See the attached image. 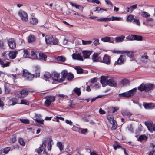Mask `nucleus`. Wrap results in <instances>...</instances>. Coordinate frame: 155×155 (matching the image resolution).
Segmentation results:
<instances>
[{"instance_id":"obj_64","label":"nucleus","mask_w":155,"mask_h":155,"mask_svg":"<svg viewBox=\"0 0 155 155\" xmlns=\"http://www.w3.org/2000/svg\"><path fill=\"white\" fill-rule=\"evenodd\" d=\"M105 2L107 5L111 6V7H113V4L109 0H105Z\"/></svg>"},{"instance_id":"obj_45","label":"nucleus","mask_w":155,"mask_h":155,"mask_svg":"<svg viewBox=\"0 0 155 155\" xmlns=\"http://www.w3.org/2000/svg\"><path fill=\"white\" fill-rule=\"evenodd\" d=\"M57 146L59 149L60 151L62 150L63 145L61 142H58L57 143Z\"/></svg>"},{"instance_id":"obj_44","label":"nucleus","mask_w":155,"mask_h":155,"mask_svg":"<svg viewBox=\"0 0 155 155\" xmlns=\"http://www.w3.org/2000/svg\"><path fill=\"white\" fill-rule=\"evenodd\" d=\"M34 120L37 123H38L41 124H44V120L41 118H37L35 119Z\"/></svg>"},{"instance_id":"obj_23","label":"nucleus","mask_w":155,"mask_h":155,"mask_svg":"<svg viewBox=\"0 0 155 155\" xmlns=\"http://www.w3.org/2000/svg\"><path fill=\"white\" fill-rule=\"evenodd\" d=\"M125 38V36L121 35L120 36L116 37L115 38V41L116 43H118L123 42Z\"/></svg>"},{"instance_id":"obj_6","label":"nucleus","mask_w":155,"mask_h":155,"mask_svg":"<svg viewBox=\"0 0 155 155\" xmlns=\"http://www.w3.org/2000/svg\"><path fill=\"white\" fill-rule=\"evenodd\" d=\"M18 15L22 21L25 22L28 21V14L25 12L23 10H20L18 12Z\"/></svg>"},{"instance_id":"obj_22","label":"nucleus","mask_w":155,"mask_h":155,"mask_svg":"<svg viewBox=\"0 0 155 155\" xmlns=\"http://www.w3.org/2000/svg\"><path fill=\"white\" fill-rule=\"evenodd\" d=\"M109 123L110 124V127L111 130H115L117 128V124L115 120L112 121V122Z\"/></svg>"},{"instance_id":"obj_52","label":"nucleus","mask_w":155,"mask_h":155,"mask_svg":"<svg viewBox=\"0 0 155 155\" xmlns=\"http://www.w3.org/2000/svg\"><path fill=\"white\" fill-rule=\"evenodd\" d=\"M20 121L21 122L27 124H29L30 123L29 120L28 119H20Z\"/></svg>"},{"instance_id":"obj_5","label":"nucleus","mask_w":155,"mask_h":155,"mask_svg":"<svg viewBox=\"0 0 155 155\" xmlns=\"http://www.w3.org/2000/svg\"><path fill=\"white\" fill-rule=\"evenodd\" d=\"M12 105H14L17 104H25L26 105H28L29 104V101L23 99L21 100L20 102L17 99V98L15 99H13L12 100Z\"/></svg>"},{"instance_id":"obj_62","label":"nucleus","mask_w":155,"mask_h":155,"mask_svg":"<svg viewBox=\"0 0 155 155\" xmlns=\"http://www.w3.org/2000/svg\"><path fill=\"white\" fill-rule=\"evenodd\" d=\"M51 142L50 141L48 143V150H50L51 149Z\"/></svg>"},{"instance_id":"obj_57","label":"nucleus","mask_w":155,"mask_h":155,"mask_svg":"<svg viewBox=\"0 0 155 155\" xmlns=\"http://www.w3.org/2000/svg\"><path fill=\"white\" fill-rule=\"evenodd\" d=\"M91 41H84L82 40V42L83 45H86L91 44L92 43Z\"/></svg>"},{"instance_id":"obj_8","label":"nucleus","mask_w":155,"mask_h":155,"mask_svg":"<svg viewBox=\"0 0 155 155\" xmlns=\"http://www.w3.org/2000/svg\"><path fill=\"white\" fill-rule=\"evenodd\" d=\"M126 61V57L124 55H121L117 61L115 62V64L121 65L124 64Z\"/></svg>"},{"instance_id":"obj_39","label":"nucleus","mask_w":155,"mask_h":155,"mask_svg":"<svg viewBox=\"0 0 155 155\" xmlns=\"http://www.w3.org/2000/svg\"><path fill=\"white\" fill-rule=\"evenodd\" d=\"M133 23L135 24L136 25L139 26H140V23L139 20L136 17L134 18Z\"/></svg>"},{"instance_id":"obj_63","label":"nucleus","mask_w":155,"mask_h":155,"mask_svg":"<svg viewBox=\"0 0 155 155\" xmlns=\"http://www.w3.org/2000/svg\"><path fill=\"white\" fill-rule=\"evenodd\" d=\"M93 43L95 45H97L99 44V40L98 39H96L94 41Z\"/></svg>"},{"instance_id":"obj_1","label":"nucleus","mask_w":155,"mask_h":155,"mask_svg":"<svg viewBox=\"0 0 155 155\" xmlns=\"http://www.w3.org/2000/svg\"><path fill=\"white\" fill-rule=\"evenodd\" d=\"M61 74L62 76V78L59 79L58 80L59 82H62L66 78L68 81H72L74 78V75L72 74L68 73L66 70L63 71Z\"/></svg>"},{"instance_id":"obj_41","label":"nucleus","mask_w":155,"mask_h":155,"mask_svg":"<svg viewBox=\"0 0 155 155\" xmlns=\"http://www.w3.org/2000/svg\"><path fill=\"white\" fill-rule=\"evenodd\" d=\"M46 97L51 102L54 101L55 100V97L54 96H48Z\"/></svg>"},{"instance_id":"obj_48","label":"nucleus","mask_w":155,"mask_h":155,"mask_svg":"<svg viewBox=\"0 0 155 155\" xmlns=\"http://www.w3.org/2000/svg\"><path fill=\"white\" fill-rule=\"evenodd\" d=\"M5 48L4 41L3 40H0V49H4Z\"/></svg>"},{"instance_id":"obj_4","label":"nucleus","mask_w":155,"mask_h":155,"mask_svg":"<svg viewBox=\"0 0 155 155\" xmlns=\"http://www.w3.org/2000/svg\"><path fill=\"white\" fill-rule=\"evenodd\" d=\"M121 19V18L120 17L112 16V18H100L97 19V21H120Z\"/></svg>"},{"instance_id":"obj_56","label":"nucleus","mask_w":155,"mask_h":155,"mask_svg":"<svg viewBox=\"0 0 155 155\" xmlns=\"http://www.w3.org/2000/svg\"><path fill=\"white\" fill-rule=\"evenodd\" d=\"M28 71L26 69L23 70V76L24 77L26 78V77L28 76V74H29Z\"/></svg>"},{"instance_id":"obj_38","label":"nucleus","mask_w":155,"mask_h":155,"mask_svg":"<svg viewBox=\"0 0 155 155\" xmlns=\"http://www.w3.org/2000/svg\"><path fill=\"white\" fill-rule=\"evenodd\" d=\"M147 139V137L146 136L142 135L139 137L138 138V140L141 142L143 140H146Z\"/></svg>"},{"instance_id":"obj_19","label":"nucleus","mask_w":155,"mask_h":155,"mask_svg":"<svg viewBox=\"0 0 155 155\" xmlns=\"http://www.w3.org/2000/svg\"><path fill=\"white\" fill-rule=\"evenodd\" d=\"M12 86V85L8 84H6L5 85V91L6 93H10L11 88Z\"/></svg>"},{"instance_id":"obj_16","label":"nucleus","mask_w":155,"mask_h":155,"mask_svg":"<svg viewBox=\"0 0 155 155\" xmlns=\"http://www.w3.org/2000/svg\"><path fill=\"white\" fill-rule=\"evenodd\" d=\"M46 142L45 141H44L43 142L42 145L41 146H40L38 149H36L35 150V151L37 152L38 154L40 153L43 151L42 149H41V147H43V148H45L46 146Z\"/></svg>"},{"instance_id":"obj_36","label":"nucleus","mask_w":155,"mask_h":155,"mask_svg":"<svg viewBox=\"0 0 155 155\" xmlns=\"http://www.w3.org/2000/svg\"><path fill=\"white\" fill-rule=\"evenodd\" d=\"M39 58L40 59L46 61L47 58V56L44 53L40 52L39 54Z\"/></svg>"},{"instance_id":"obj_20","label":"nucleus","mask_w":155,"mask_h":155,"mask_svg":"<svg viewBox=\"0 0 155 155\" xmlns=\"http://www.w3.org/2000/svg\"><path fill=\"white\" fill-rule=\"evenodd\" d=\"M18 53V52L16 51H13L10 52L8 54L9 58L11 59H15Z\"/></svg>"},{"instance_id":"obj_55","label":"nucleus","mask_w":155,"mask_h":155,"mask_svg":"<svg viewBox=\"0 0 155 155\" xmlns=\"http://www.w3.org/2000/svg\"><path fill=\"white\" fill-rule=\"evenodd\" d=\"M74 91V92L76 93L78 95H79L81 94V91H80V89L79 88H75Z\"/></svg>"},{"instance_id":"obj_2","label":"nucleus","mask_w":155,"mask_h":155,"mask_svg":"<svg viewBox=\"0 0 155 155\" xmlns=\"http://www.w3.org/2000/svg\"><path fill=\"white\" fill-rule=\"evenodd\" d=\"M154 88H155V86L153 84H142L138 87V89L141 91H144L146 92H147L153 90Z\"/></svg>"},{"instance_id":"obj_11","label":"nucleus","mask_w":155,"mask_h":155,"mask_svg":"<svg viewBox=\"0 0 155 155\" xmlns=\"http://www.w3.org/2000/svg\"><path fill=\"white\" fill-rule=\"evenodd\" d=\"M143 106L146 109H152L155 107V104L152 103H143Z\"/></svg>"},{"instance_id":"obj_27","label":"nucleus","mask_w":155,"mask_h":155,"mask_svg":"<svg viewBox=\"0 0 155 155\" xmlns=\"http://www.w3.org/2000/svg\"><path fill=\"white\" fill-rule=\"evenodd\" d=\"M153 21V19L151 18H149L146 19V21L147 22V25L150 26H153L154 24Z\"/></svg>"},{"instance_id":"obj_30","label":"nucleus","mask_w":155,"mask_h":155,"mask_svg":"<svg viewBox=\"0 0 155 155\" xmlns=\"http://www.w3.org/2000/svg\"><path fill=\"white\" fill-rule=\"evenodd\" d=\"M30 22L33 25H35L38 23V20L35 17L33 16L30 19Z\"/></svg>"},{"instance_id":"obj_54","label":"nucleus","mask_w":155,"mask_h":155,"mask_svg":"<svg viewBox=\"0 0 155 155\" xmlns=\"http://www.w3.org/2000/svg\"><path fill=\"white\" fill-rule=\"evenodd\" d=\"M24 52V55L23 56L24 58H26L28 57L29 56V54H28V51L27 50L25 49L23 51Z\"/></svg>"},{"instance_id":"obj_29","label":"nucleus","mask_w":155,"mask_h":155,"mask_svg":"<svg viewBox=\"0 0 155 155\" xmlns=\"http://www.w3.org/2000/svg\"><path fill=\"white\" fill-rule=\"evenodd\" d=\"M56 59L57 60L62 62H65L66 60V58L62 56H57Z\"/></svg>"},{"instance_id":"obj_28","label":"nucleus","mask_w":155,"mask_h":155,"mask_svg":"<svg viewBox=\"0 0 155 155\" xmlns=\"http://www.w3.org/2000/svg\"><path fill=\"white\" fill-rule=\"evenodd\" d=\"M107 80L106 78L104 76L101 77L100 82L104 87L106 85Z\"/></svg>"},{"instance_id":"obj_21","label":"nucleus","mask_w":155,"mask_h":155,"mask_svg":"<svg viewBox=\"0 0 155 155\" xmlns=\"http://www.w3.org/2000/svg\"><path fill=\"white\" fill-rule=\"evenodd\" d=\"M51 77L52 79L55 81H57L59 82L58 79L59 78V74L56 72H53L51 75Z\"/></svg>"},{"instance_id":"obj_9","label":"nucleus","mask_w":155,"mask_h":155,"mask_svg":"<svg viewBox=\"0 0 155 155\" xmlns=\"http://www.w3.org/2000/svg\"><path fill=\"white\" fill-rule=\"evenodd\" d=\"M8 44L9 47L12 49H14L16 48V45L14 38H11L8 40Z\"/></svg>"},{"instance_id":"obj_7","label":"nucleus","mask_w":155,"mask_h":155,"mask_svg":"<svg viewBox=\"0 0 155 155\" xmlns=\"http://www.w3.org/2000/svg\"><path fill=\"white\" fill-rule=\"evenodd\" d=\"M126 38L129 40H142V37L140 36H137L136 35H131L127 37Z\"/></svg>"},{"instance_id":"obj_18","label":"nucleus","mask_w":155,"mask_h":155,"mask_svg":"<svg viewBox=\"0 0 155 155\" xmlns=\"http://www.w3.org/2000/svg\"><path fill=\"white\" fill-rule=\"evenodd\" d=\"M92 51H82L84 58V59L88 58L90 55L92 54Z\"/></svg>"},{"instance_id":"obj_49","label":"nucleus","mask_w":155,"mask_h":155,"mask_svg":"<svg viewBox=\"0 0 155 155\" xmlns=\"http://www.w3.org/2000/svg\"><path fill=\"white\" fill-rule=\"evenodd\" d=\"M75 69L77 70V73L78 74H81L83 73V70L79 67H76L75 68Z\"/></svg>"},{"instance_id":"obj_32","label":"nucleus","mask_w":155,"mask_h":155,"mask_svg":"<svg viewBox=\"0 0 155 155\" xmlns=\"http://www.w3.org/2000/svg\"><path fill=\"white\" fill-rule=\"evenodd\" d=\"M141 15L143 17L146 18V19L149 18H148V17H149L150 16V15L148 13L145 11H143L141 12Z\"/></svg>"},{"instance_id":"obj_50","label":"nucleus","mask_w":155,"mask_h":155,"mask_svg":"<svg viewBox=\"0 0 155 155\" xmlns=\"http://www.w3.org/2000/svg\"><path fill=\"white\" fill-rule=\"evenodd\" d=\"M18 141L20 145L24 146L25 145V142H24L23 139L21 138H19L18 139Z\"/></svg>"},{"instance_id":"obj_12","label":"nucleus","mask_w":155,"mask_h":155,"mask_svg":"<svg viewBox=\"0 0 155 155\" xmlns=\"http://www.w3.org/2000/svg\"><path fill=\"white\" fill-rule=\"evenodd\" d=\"M148 60V57L146 53H144L143 55L141 56L140 61L141 63H146L147 62Z\"/></svg>"},{"instance_id":"obj_61","label":"nucleus","mask_w":155,"mask_h":155,"mask_svg":"<svg viewBox=\"0 0 155 155\" xmlns=\"http://www.w3.org/2000/svg\"><path fill=\"white\" fill-rule=\"evenodd\" d=\"M44 77L46 78H49L51 77V75L49 72H46L44 75Z\"/></svg>"},{"instance_id":"obj_10","label":"nucleus","mask_w":155,"mask_h":155,"mask_svg":"<svg viewBox=\"0 0 155 155\" xmlns=\"http://www.w3.org/2000/svg\"><path fill=\"white\" fill-rule=\"evenodd\" d=\"M145 124L150 132L152 133L153 131H154L155 133V124H152L147 122H145Z\"/></svg>"},{"instance_id":"obj_60","label":"nucleus","mask_w":155,"mask_h":155,"mask_svg":"<svg viewBox=\"0 0 155 155\" xmlns=\"http://www.w3.org/2000/svg\"><path fill=\"white\" fill-rule=\"evenodd\" d=\"M99 84L98 83H93L91 85V86L95 89L98 88L99 87Z\"/></svg>"},{"instance_id":"obj_26","label":"nucleus","mask_w":155,"mask_h":155,"mask_svg":"<svg viewBox=\"0 0 155 155\" xmlns=\"http://www.w3.org/2000/svg\"><path fill=\"white\" fill-rule=\"evenodd\" d=\"M70 5L72 6L75 7L77 9H79L81 11H82L84 8V7L81 5H78L76 3H74L72 2H70L69 3Z\"/></svg>"},{"instance_id":"obj_13","label":"nucleus","mask_w":155,"mask_h":155,"mask_svg":"<svg viewBox=\"0 0 155 155\" xmlns=\"http://www.w3.org/2000/svg\"><path fill=\"white\" fill-rule=\"evenodd\" d=\"M72 57L73 59L78 60L81 61H83L82 56L81 54L79 53H78V54L74 53L72 54Z\"/></svg>"},{"instance_id":"obj_31","label":"nucleus","mask_w":155,"mask_h":155,"mask_svg":"<svg viewBox=\"0 0 155 155\" xmlns=\"http://www.w3.org/2000/svg\"><path fill=\"white\" fill-rule=\"evenodd\" d=\"M113 38L112 37L106 36L101 38V40L104 42H109L110 41L111 39Z\"/></svg>"},{"instance_id":"obj_33","label":"nucleus","mask_w":155,"mask_h":155,"mask_svg":"<svg viewBox=\"0 0 155 155\" xmlns=\"http://www.w3.org/2000/svg\"><path fill=\"white\" fill-rule=\"evenodd\" d=\"M121 53H126L127 54V56L130 58H133L134 56V54L133 52L132 51H125L123 52H121Z\"/></svg>"},{"instance_id":"obj_58","label":"nucleus","mask_w":155,"mask_h":155,"mask_svg":"<svg viewBox=\"0 0 155 155\" xmlns=\"http://www.w3.org/2000/svg\"><path fill=\"white\" fill-rule=\"evenodd\" d=\"M15 96L18 98H22L21 91H18L15 93Z\"/></svg>"},{"instance_id":"obj_15","label":"nucleus","mask_w":155,"mask_h":155,"mask_svg":"<svg viewBox=\"0 0 155 155\" xmlns=\"http://www.w3.org/2000/svg\"><path fill=\"white\" fill-rule=\"evenodd\" d=\"M107 84L110 86L116 87L117 83L113 79H109L107 80Z\"/></svg>"},{"instance_id":"obj_47","label":"nucleus","mask_w":155,"mask_h":155,"mask_svg":"<svg viewBox=\"0 0 155 155\" xmlns=\"http://www.w3.org/2000/svg\"><path fill=\"white\" fill-rule=\"evenodd\" d=\"M31 55L32 57L31 58L32 59H36L38 58V57L37 55L35 54L34 51H31Z\"/></svg>"},{"instance_id":"obj_43","label":"nucleus","mask_w":155,"mask_h":155,"mask_svg":"<svg viewBox=\"0 0 155 155\" xmlns=\"http://www.w3.org/2000/svg\"><path fill=\"white\" fill-rule=\"evenodd\" d=\"M11 148L10 147H6L4 148L2 152L5 154H8Z\"/></svg>"},{"instance_id":"obj_35","label":"nucleus","mask_w":155,"mask_h":155,"mask_svg":"<svg viewBox=\"0 0 155 155\" xmlns=\"http://www.w3.org/2000/svg\"><path fill=\"white\" fill-rule=\"evenodd\" d=\"M10 62H9L5 64H4V62L0 58V64L2 67H5L9 66L10 65Z\"/></svg>"},{"instance_id":"obj_34","label":"nucleus","mask_w":155,"mask_h":155,"mask_svg":"<svg viewBox=\"0 0 155 155\" xmlns=\"http://www.w3.org/2000/svg\"><path fill=\"white\" fill-rule=\"evenodd\" d=\"M22 98H24L28 94V91L25 90H23L20 91Z\"/></svg>"},{"instance_id":"obj_3","label":"nucleus","mask_w":155,"mask_h":155,"mask_svg":"<svg viewBox=\"0 0 155 155\" xmlns=\"http://www.w3.org/2000/svg\"><path fill=\"white\" fill-rule=\"evenodd\" d=\"M136 88H134L127 92L119 94L118 96L119 97H128L133 96L136 93Z\"/></svg>"},{"instance_id":"obj_42","label":"nucleus","mask_w":155,"mask_h":155,"mask_svg":"<svg viewBox=\"0 0 155 155\" xmlns=\"http://www.w3.org/2000/svg\"><path fill=\"white\" fill-rule=\"evenodd\" d=\"M28 76L26 77V79L28 80L31 81L34 78V75L30 73H29L28 74Z\"/></svg>"},{"instance_id":"obj_24","label":"nucleus","mask_w":155,"mask_h":155,"mask_svg":"<svg viewBox=\"0 0 155 155\" xmlns=\"http://www.w3.org/2000/svg\"><path fill=\"white\" fill-rule=\"evenodd\" d=\"M121 114L124 116H127L128 117H130L132 115V114L129 110H123L121 111Z\"/></svg>"},{"instance_id":"obj_46","label":"nucleus","mask_w":155,"mask_h":155,"mask_svg":"<svg viewBox=\"0 0 155 155\" xmlns=\"http://www.w3.org/2000/svg\"><path fill=\"white\" fill-rule=\"evenodd\" d=\"M134 18V15H130L127 17V20L128 21L131 22Z\"/></svg>"},{"instance_id":"obj_51","label":"nucleus","mask_w":155,"mask_h":155,"mask_svg":"<svg viewBox=\"0 0 155 155\" xmlns=\"http://www.w3.org/2000/svg\"><path fill=\"white\" fill-rule=\"evenodd\" d=\"M121 83L123 85H126L129 83V81L128 80L124 79L121 81Z\"/></svg>"},{"instance_id":"obj_25","label":"nucleus","mask_w":155,"mask_h":155,"mask_svg":"<svg viewBox=\"0 0 155 155\" xmlns=\"http://www.w3.org/2000/svg\"><path fill=\"white\" fill-rule=\"evenodd\" d=\"M92 59L94 62H97L99 61V57L98 54L94 53L92 55Z\"/></svg>"},{"instance_id":"obj_59","label":"nucleus","mask_w":155,"mask_h":155,"mask_svg":"<svg viewBox=\"0 0 155 155\" xmlns=\"http://www.w3.org/2000/svg\"><path fill=\"white\" fill-rule=\"evenodd\" d=\"M59 42L57 38H53V39L52 40V43L53 45H58Z\"/></svg>"},{"instance_id":"obj_14","label":"nucleus","mask_w":155,"mask_h":155,"mask_svg":"<svg viewBox=\"0 0 155 155\" xmlns=\"http://www.w3.org/2000/svg\"><path fill=\"white\" fill-rule=\"evenodd\" d=\"M102 62L108 65L110 64V57L107 55H104L103 57Z\"/></svg>"},{"instance_id":"obj_37","label":"nucleus","mask_w":155,"mask_h":155,"mask_svg":"<svg viewBox=\"0 0 155 155\" xmlns=\"http://www.w3.org/2000/svg\"><path fill=\"white\" fill-rule=\"evenodd\" d=\"M28 41L29 43L33 42L35 41V37L33 35H30L28 37Z\"/></svg>"},{"instance_id":"obj_53","label":"nucleus","mask_w":155,"mask_h":155,"mask_svg":"<svg viewBox=\"0 0 155 155\" xmlns=\"http://www.w3.org/2000/svg\"><path fill=\"white\" fill-rule=\"evenodd\" d=\"M46 100L45 102V106L48 107L50 105L51 102L46 97Z\"/></svg>"},{"instance_id":"obj_17","label":"nucleus","mask_w":155,"mask_h":155,"mask_svg":"<svg viewBox=\"0 0 155 155\" xmlns=\"http://www.w3.org/2000/svg\"><path fill=\"white\" fill-rule=\"evenodd\" d=\"M53 36L51 35H47L45 36V41L46 44H51L53 39Z\"/></svg>"},{"instance_id":"obj_40","label":"nucleus","mask_w":155,"mask_h":155,"mask_svg":"<svg viewBox=\"0 0 155 155\" xmlns=\"http://www.w3.org/2000/svg\"><path fill=\"white\" fill-rule=\"evenodd\" d=\"M107 118L109 123L114 121V120L113 117L112 115H108L107 116Z\"/></svg>"}]
</instances>
